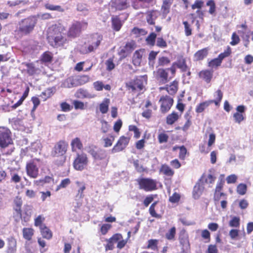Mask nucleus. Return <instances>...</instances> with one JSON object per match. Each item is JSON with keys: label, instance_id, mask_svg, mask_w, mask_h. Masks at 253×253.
<instances>
[{"label": "nucleus", "instance_id": "obj_27", "mask_svg": "<svg viewBox=\"0 0 253 253\" xmlns=\"http://www.w3.org/2000/svg\"><path fill=\"white\" fill-rule=\"evenodd\" d=\"M210 50V48L208 47H205L201 49L198 50L194 54V58L196 61H201L206 58Z\"/></svg>", "mask_w": 253, "mask_h": 253}, {"label": "nucleus", "instance_id": "obj_3", "mask_svg": "<svg viewBox=\"0 0 253 253\" xmlns=\"http://www.w3.org/2000/svg\"><path fill=\"white\" fill-rule=\"evenodd\" d=\"M87 152L92 156L95 162L101 161L98 165L106 168L109 161V157H107L106 150L99 148L95 145L89 146Z\"/></svg>", "mask_w": 253, "mask_h": 253}, {"label": "nucleus", "instance_id": "obj_32", "mask_svg": "<svg viewBox=\"0 0 253 253\" xmlns=\"http://www.w3.org/2000/svg\"><path fill=\"white\" fill-rule=\"evenodd\" d=\"M180 117V115H179L178 113L173 111L167 116L166 124L168 125H172L179 120Z\"/></svg>", "mask_w": 253, "mask_h": 253}, {"label": "nucleus", "instance_id": "obj_62", "mask_svg": "<svg viewBox=\"0 0 253 253\" xmlns=\"http://www.w3.org/2000/svg\"><path fill=\"white\" fill-rule=\"evenodd\" d=\"M105 65L107 71H111L113 70L115 67L113 58L111 57L108 59L105 62Z\"/></svg>", "mask_w": 253, "mask_h": 253}, {"label": "nucleus", "instance_id": "obj_2", "mask_svg": "<svg viewBox=\"0 0 253 253\" xmlns=\"http://www.w3.org/2000/svg\"><path fill=\"white\" fill-rule=\"evenodd\" d=\"M37 23V19L35 16H29L21 20L14 32L15 38L20 39L24 36L29 35L34 31Z\"/></svg>", "mask_w": 253, "mask_h": 253}, {"label": "nucleus", "instance_id": "obj_57", "mask_svg": "<svg viewBox=\"0 0 253 253\" xmlns=\"http://www.w3.org/2000/svg\"><path fill=\"white\" fill-rule=\"evenodd\" d=\"M158 240L157 239H150L148 241L146 249H151L153 250H158Z\"/></svg>", "mask_w": 253, "mask_h": 253}, {"label": "nucleus", "instance_id": "obj_41", "mask_svg": "<svg viewBox=\"0 0 253 253\" xmlns=\"http://www.w3.org/2000/svg\"><path fill=\"white\" fill-rule=\"evenodd\" d=\"M211 104V103L210 100L206 101L200 103L196 107V112L197 113L203 112Z\"/></svg>", "mask_w": 253, "mask_h": 253}, {"label": "nucleus", "instance_id": "obj_46", "mask_svg": "<svg viewBox=\"0 0 253 253\" xmlns=\"http://www.w3.org/2000/svg\"><path fill=\"white\" fill-rule=\"evenodd\" d=\"M109 102V99L106 98L99 105V110L102 114H105L108 112Z\"/></svg>", "mask_w": 253, "mask_h": 253}, {"label": "nucleus", "instance_id": "obj_13", "mask_svg": "<svg viewBox=\"0 0 253 253\" xmlns=\"http://www.w3.org/2000/svg\"><path fill=\"white\" fill-rule=\"evenodd\" d=\"M130 139V137L121 136L112 149V152L115 153L123 151L128 145Z\"/></svg>", "mask_w": 253, "mask_h": 253}, {"label": "nucleus", "instance_id": "obj_54", "mask_svg": "<svg viewBox=\"0 0 253 253\" xmlns=\"http://www.w3.org/2000/svg\"><path fill=\"white\" fill-rule=\"evenodd\" d=\"M157 203H158V201H155L151 205V206L149 208V212L150 214L152 217H156V218H159L160 217V215L159 214H158V213H157L156 210H155V208H156V206Z\"/></svg>", "mask_w": 253, "mask_h": 253}, {"label": "nucleus", "instance_id": "obj_45", "mask_svg": "<svg viewBox=\"0 0 253 253\" xmlns=\"http://www.w3.org/2000/svg\"><path fill=\"white\" fill-rule=\"evenodd\" d=\"M76 183L79 187L76 197L79 198H83L84 196L83 193L86 188L85 185L83 182H81L80 181H77Z\"/></svg>", "mask_w": 253, "mask_h": 253}, {"label": "nucleus", "instance_id": "obj_30", "mask_svg": "<svg viewBox=\"0 0 253 253\" xmlns=\"http://www.w3.org/2000/svg\"><path fill=\"white\" fill-rule=\"evenodd\" d=\"M53 59V54L49 51L44 52L41 56L40 61L44 64L51 63Z\"/></svg>", "mask_w": 253, "mask_h": 253}, {"label": "nucleus", "instance_id": "obj_11", "mask_svg": "<svg viewBox=\"0 0 253 253\" xmlns=\"http://www.w3.org/2000/svg\"><path fill=\"white\" fill-rule=\"evenodd\" d=\"M12 143L11 132L9 129L3 128L0 130V146L5 148Z\"/></svg>", "mask_w": 253, "mask_h": 253}, {"label": "nucleus", "instance_id": "obj_18", "mask_svg": "<svg viewBox=\"0 0 253 253\" xmlns=\"http://www.w3.org/2000/svg\"><path fill=\"white\" fill-rule=\"evenodd\" d=\"M22 64L26 67L25 71L29 76H34L41 72L40 69L36 67L34 62H23Z\"/></svg>", "mask_w": 253, "mask_h": 253}, {"label": "nucleus", "instance_id": "obj_4", "mask_svg": "<svg viewBox=\"0 0 253 253\" xmlns=\"http://www.w3.org/2000/svg\"><path fill=\"white\" fill-rule=\"evenodd\" d=\"M147 83V76L146 75L136 76L134 79L126 84V87L132 92H138L143 90Z\"/></svg>", "mask_w": 253, "mask_h": 253}, {"label": "nucleus", "instance_id": "obj_35", "mask_svg": "<svg viewBox=\"0 0 253 253\" xmlns=\"http://www.w3.org/2000/svg\"><path fill=\"white\" fill-rule=\"evenodd\" d=\"M152 106V103L149 100H147L146 101V103L145 105V107L146 109L143 111V112L142 113V116L144 118L149 119L152 115V110L149 109L148 108L150 106Z\"/></svg>", "mask_w": 253, "mask_h": 253}, {"label": "nucleus", "instance_id": "obj_5", "mask_svg": "<svg viewBox=\"0 0 253 253\" xmlns=\"http://www.w3.org/2000/svg\"><path fill=\"white\" fill-rule=\"evenodd\" d=\"M87 23L76 21L69 27L66 35L69 40L74 39L80 36L83 30L86 29Z\"/></svg>", "mask_w": 253, "mask_h": 253}, {"label": "nucleus", "instance_id": "obj_52", "mask_svg": "<svg viewBox=\"0 0 253 253\" xmlns=\"http://www.w3.org/2000/svg\"><path fill=\"white\" fill-rule=\"evenodd\" d=\"M156 37L157 35L155 33H151L146 39L147 43L150 45L154 46L155 43Z\"/></svg>", "mask_w": 253, "mask_h": 253}, {"label": "nucleus", "instance_id": "obj_40", "mask_svg": "<svg viewBox=\"0 0 253 253\" xmlns=\"http://www.w3.org/2000/svg\"><path fill=\"white\" fill-rule=\"evenodd\" d=\"M17 242L16 240L11 237L8 239V247L7 250L8 252L14 253L16 250Z\"/></svg>", "mask_w": 253, "mask_h": 253}, {"label": "nucleus", "instance_id": "obj_26", "mask_svg": "<svg viewBox=\"0 0 253 253\" xmlns=\"http://www.w3.org/2000/svg\"><path fill=\"white\" fill-rule=\"evenodd\" d=\"M179 82L175 80L169 84L166 85V90L168 93L171 95H174L178 89Z\"/></svg>", "mask_w": 253, "mask_h": 253}, {"label": "nucleus", "instance_id": "obj_49", "mask_svg": "<svg viewBox=\"0 0 253 253\" xmlns=\"http://www.w3.org/2000/svg\"><path fill=\"white\" fill-rule=\"evenodd\" d=\"M222 62L218 59V57L215 58L214 59H211L208 62V66L209 67L213 68H217L218 67L220 66Z\"/></svg>", "mask_w": 253, "mask_h": 253}, {"label": "nucleus", "instance_id": "obj_1", "mask_svg": "<svg viewBox=\"0 0 253 253\" xmlns=\"http://www.w3.org/2000/svg\"><path fill=\"white\" fill-rule=\"evenodd\" d=\"M66 27L61 23L53 25L48 32L47 40L51 46L54 48L63 46L68 43V38L64 36Z\"/></svg>", "mask_w": 253, "mask_h": 253}, {"label": "nucleus", "instance_id": "obj_44", "mask_svg": "<svg viewBox=\"0 0 253 253\" xmlns=\"http://www.w3.org/2000/svg\"><path fill=\"white\" fill-rule=\"evenodd\" d=\"M206 5L209 6V13L211 15H215L216 13V4L213 0H209L206 2Z\"/></svg>", "mask_w": 253, "mask_h": 253}, {"label": "nucleus", "instance_id": "obj_61", "mask_svg": "<svg viewBox=\"0 0 253 253\" xmlns=\"http://www.w3.org/2000/svg\"><path fill=\"white\" fill-rule=\"evenodd\" d=\"M247 190V186L246 184L241 183L239 184L237 187V192L241 195H245Z\"/></svg>", "mask_w": 253, "mask_h": 253}, {"label": "nucleus", "instance_id": "obj_6", "mask_svg": "<svg viewBox=\"0 0 253 253\" xmlns=\"http://www.w3.org/2000/svg\"><path fill=\"white\" fill-rule=\"evenodd\" d=\"M139 189L146 192H151L156 190L157 188L156 180L150 178H140L137 179Z\"/></svg>", "mask_w": 253, "mask_h": 253}, {"label": "nucleus", "instance_id": "obj_16", "mask_svg": "<svg viewBox=\"0 0 253 253\" xmlns=\"http://www.w3.org/2000/svg\"><path fill=\"white\" fill-rule=\"evenodd\" d=\"M178 239L183 250L190 249L189 236L185 230L183 229L180 232Z\"/></svg>", "mask_w": 253, "mask_h": 253}, {"label": "nucleus", "instance_id": "obj_24", "mask_svg": "<svg viewBox=\"0 0 253 253\" xmlns=\"http://www.w3.org/2000/svg\"><path fill=\"white\" fill-rule=\"evenodd\" d=\"M204 186L203 183L201 182H197L194 186L192 192L193 197L195 199H198L202 194L204 190Z\"/></svg>", "mask_w": 253, "mask_h": 253}, {"label": "nucleus", "instance_id": "obj_17", "mask_svg": "<svg viewBox=\"0 0 253 253\" xmlns=\"http://www.w3.org/2000/svg\"><path fill=\"white\" fill-rule=\"evenodd\" d=\"M245 110L246 107L244 105H239L237 107V112L233 116L236 123L240 124L245 119Z\"/></svg>", "mask_w": 253, "mask_h": 253}, {"label": "nucleus", "instance_id": "obj_58", "mask_svg": "<svg viewBox=\"0 0 253 253\" xmlns=\"http://www.w3.org/2000/svg\"><path fill=\"white\" fill-rule=\"evenodd\" d=\"M169 138V135L165 132H161L158 135V142L160 144L167 143Z\"/></svg>", "mask_w": 253, "mask_h": 253}, {"label": "nucleus", "instance_id": "obj_36", "mask_svg": "<svg viewBox=\"0 0 253 253\" xmlns=\"http://www.w3.org/2000/svg\"><path fill=\"white\" fill-rule=\"evenodd\" d=\"M160 171L162 172L163 174L169 177H172L174 174V171L166 164H164L161 166Z\"/></svg>", "mask_w": 253, "mask_h": 253}, {"label": "nucleus", "instance_id": "obj_50", "mask_svg": "<svg viewBox=\"0 0 253 253\" xmlns=\"http://www.w3.org/2000/svg\"><path fill=\"white\" fill-rule=\"evenodd\" d=\"M44 7L46 9L50 10L58 11L61 12H63L64 11V9L60 5H54L47 3L45 4Z\"/></svg>", "mask_w": 253, "mask_h": 253}, {"label": "nucleus", "instance_id": "obj_10", "mask_svg": "<svg viewBox=\"0 0 253 253\" xmlns=\"http://www.w3.org/2000/svg\"><path fill=\"white\" fill-rule=\"evenodd\" d=\"M68 148V142L64 140H60L55 144L51 151V155L52 157L66 155Z\"/></svg>", "mask_w": 253, "mask_h": 253}, {"label": "nucleus", "instance_id": "obj_21", "mask_svg": "<svg viewBox=\"0 0 253 253\" xmlns=\"http://www.w3.org/2000/svg\"><path fill=\"white\" fill-rule=\"evenodd\" d=\"M115 243H117V248L120 250L124 248L127 244V239H124L123 235L120 233H116L112 236Z\"/></svg>", "mask_w": 253, "mask_h": 253}, {"label": "nucleus", "instance_id": "obj_39", "mask_svg": "<svg viewBox=\"0 0 253 253\" xmlns=\"http://www.w3.org/2000/svg\"><path fill=\"white\" fill-rule=\"evenodd\" d=\"M64 84L66 87L68 88L79 86L77 78L74 77H70L67 78Z\"/></svg>", "mask_w": 253, "mask_h": 253}, {"label": "nucleus", "instance_id": "obj_20", "mask_svg": "<svg viewBox=\"0 0 253 253\" xmlns=\"http://www.w3.org/2000/svg\"><path fill=\"white\" fill-rule=\"evenodd\" d=\"M112 6L117 10H123L127 9L129 6L127 0H112Z\"/></svg>", "mask_w": 253, "mask_h": 253}, {"label": "nucleus", "instance_id": "obj_29", "mask_svg": "<svg viewBox=\"0 0 253 253\" xmlns=\"http://www.w3.org/2000/svg\"><path fill=\"white\" fill-rule=\"evenodd\" d=\"M146 19L149 25H155V20L158 17V11L156 10H151L147 11Z\"/></svg>", "mask_w": 253, "mask_h": 253}, {"label": "nucleus", "instance_id": "obj_28", "mask_svg": "<svg viewBox=\"0 0 253 253\" xmlns=\"http://www.w3.org/2000/svg\"><path fill=\"white\" fill-rule=\"evenodd\" d=\"M71 150L73 152L82 150L83 149V144L79 137L73 139L71 142Z\"/></svg>", "mask_w": 253, "mask_h": 253}, {"label": "nucleus", "instance_id": "obj_19", "mask_svg": "<svg viewBox=\"0 0 253 253\" xmlns=\"http://www.w3.org/2000/svg\"><path fill=\"white\" fill-rule=\"evenodd\" d=\"M213 71L212 70L205 69L201 71L199 74V77L205 81L207 84H210L213 78Z\"/></svg>", "mask_w": 253, "mask_h": 253}, {"label": "nucleus", "instance_id": "obj_60", "mask_svg": "<svg viewBox=\"0 0 253 253\" xmlns=\"http://www.w3.org/2000/svg\"><path fill=\"white\" fill-rule=\"evenodd\" d=\"M107 244L105 245V249L106 251L113 250L114 249V243L113 239H112V237L109 239L106 240Z\"/></svg>", "mask_w": 253, "mask_h": 253}, {"label": "nucleus", "instance_id": "obj_48", "mask_svg": "<svg viewBox=\"0 0 253 253\" xmlns=\"http://www.w3.org/2000/svg\"><path fill=\"white\" fill-rule=\"evenodd\" d=\"M240 225V218L234 216L231 218L229 222V226L231 227L238 228Z\"/></svg>", "mask_w": 253, "mask_h": 253}, {"label": "nucleus", "instance_id": "obj_38", "mask_svg": "<svg viewBox=\"0 0 253 253\" xmlns=\"http://www.w3.org/2000/svg\"><path fill=\"white\" fill-rule=\"evenodd\" d=\"M141 50H136L132 57L133 64L135 65H139L141 62L142 54Z\"/></svg>", "mask_w": 253, "mask_h": 253}, {"label": "nucleus", "instance_id": "obj_33", "mask_svg": "<svg viewBox=\"0 0 253 253\" xmlns=\"http://www.w3.org/2000/svg\"><path fill=\"white\" fill-rule=\"evenodd\" d=\"M42 227L40 230L42 238L47 240L51 239L53 236L51 230L46 225H43Z\"/></svg>", "mask_w": 253, "mask_h": 253}, {"label": "nucleus", "instance_id": "obj_42", "mask_svg": "<svg viewBox=\"0 0 253 253\" xmlns=\"http://www.w3.org/2000/svg\"><path fill=\"white\" fill-rule=\"evenodd\" d=\"M238 27L239 28H241L242 30H238V33L241 36V37L244 39L246 38L248 41L249 39V35H246V32L248 29V26L246 23L241 24V25L238 26Z\"/></svg>", "mask_w": 253, "mask_h": 253}, {"label": "nucleus", "instance_id": "obj_7", "mask_svg": "<svg viewBox=\"0 0 253 253\" xmlns=\"http://www.w3.org/2000/svg\"><path fill=\"white\" fill-rule=\"evenodd\" d=\"M88 164V158L85 153H77L74 160L73 166L75 169L82 171L87 169Z\"/></svg>", "mask_w": 253, "mask_h": 253}, {"label": "nucleus", "instance_id": "obj_9", "mask_svg": "<svg viewBox=\"0 0 253 253\" xmlns=\"http://www.w3.org/2000/svg\"><path fill=\"white\" fill-rule=\"evenodd\" d=\"M39 161V159H34L26 163L25 168L26 173L30 178H36L39 176V169L37 162Z\"/></svg>", "mask_w": 253, "mask_h": 253}, {"label": "nucleus", "instance_id": "obj_56", "mask_svg": "<svg viewBox=\"0 0 253 253\" xmlns=\"http://www.w3.org/2000/svg\"><path fill=\"white\" fill-rule=\"evenodd\" d=\"M176 235V228L175 227H171L167 233H166L165 236L166 238L169 240H173L175 239Z\"/></svg>", "mask_w": 253, "mask_h": 253}, {"label": "nucleus", "instance_id": "obj_63", "mask_svg": "<svg viewBox=\"0 0 253 253\" xmlns=\"http://www.w3.org/2000/svg\"><path fill=\"white\" fill-rule=\"evenodd\" d=\"M71 183V180L69 178H66L63 179L59 185L56 187V191H57L61 188H66L68 185Z\"/></svg>", "mask_w": 253, "mask_h": 253}, {"label": "nucleus", "instance_id": "obj_25", "mask_svg": "<svg viewBox=\"0 0 253 253\" xmlns=\"http://www.w3.org/2000/svg\"><path fill=\"white\" fill-rule=\"evenodd\" d=\"M112 28L115 31H119L123 25L119 15L113 16L111 17Z\"/></svg>", "mask_w": 253, "mask_h": 253}, {"label": "nucleus", "instance_id": "obj_43", "mask_svg": "<svg viewBox=\"0 0 253 253\" xmlns=\"http://www.w3.org/2000/svg\"><path fill=\"white\" fill-rule=\"evenodd\" d=\"M56 157L57 158L54 161V164L58 167L63 166L66 161V155H59Z\"/></svg>", "mask_w": 253, "mask_h": 253}, {"label": "nucleus", "instance_id": "obj_23", "mask_svg": "<svg viewBox=\"0 0 253 253\" xmlns=\"http://www.w3.org/2000/svg\"><path fill=\"white\" fill-rule=\"evenodd\" d=\"M23 201L22 198L19 196H16L13 200V210L16 212L18 216H21L22 215V206Z\"/></svg>", "mask_w": 253, "mask_h": 253}, {"label": "nucleus", "instance_id": "obj_34", "mask_svg": "<svg viewBox=\"0 0 253 253\" xmlns=\"http://www.w3.org/2000/svg\"><path fill=\"white\" fill-rule=\"evenodd\" d=\"M215 99L213 100H209L212 103H214L215 106H219L220 102L223 96V93L221 89H217L214 93L213 95Z\"/></svg>", "mask_w": 253, "mask_h": 253}, {"label": "nucleus", "instance_id": "obj_47", "mask_svg": "<svg viewBox=\"0 0 253 253\" xmlns=\"http://www.w3.org/2000/svg\"><path fill=\"white\" fill-rule=\"evenodd\" d=\"M231 53H232V49L229 46H228L227 47L226 49L224 50V51L223 52L220 53L218 55L217 57L220 60V61L222 62V60L224 58L230 56L231 55Z\"/></svg>", "mask_w": 253, "mask_h": 253}, {"label": "nucleus", "instance_id": "obj_64", "mask_svg": "<svg viewBox=\"0 0 253 253\" xmlns=\"http://www.w3.org/2000/svg\"><path fill=\"white\" fill-rule=\"evenodd\" d=\"M53 94L52 89L51 88H47L46 90L42 92L41 96L43 98L44 101H45L47 98L51 97Z\"/></svg>", "mask_w": 253, "mask_h": 253}, {"label": "nucleus", "instance_id": "obj_8", "mask_svg": "<svg viewBox=\"0 0 253 253\" xmlns=\"http://www.w3.org/2000/svg\"><path fill=\"white\" fill-rule=\"evenodd\" d=\"M103 40L102 36L97 33L91 34L89 37L88 46L85 48V53H89L96 49Z\"/></svg>", "mask_w": 253, "mask_h": 253}, {"label": "nucleus", "instance_id": "obj_55", "mask_svg": "<svg viewBox=\"0 0 253 253\" xmlns=\"http://www.w3.org/2000/svg\"><path fill=\"white\" fill-rule=\"evenodd\" d=\"M44 220V217L42 215H39L35 219L34 225L41 228V227H42L43 225H45V224L43 223Z\"/></svg>", "mask_w": 253, "mask_h": 253}, {"label": "nucleus", "instance_id": "obj_31", "mask_svg": "<svg viewBox=\"0 0 253 253\" xmlns=\"http://www.w3.org/2000/svg\"><path fill=\"white\" fill-rule=\"evenodd\" d=\"M174 0H163V3L161 6V11L163 15L166 17L170 11V8Z\"/></svg>", "mask_w": 253, "mask_h": 253}, {"label": "nucleus", "instance_id": "obj_22", "mask_svg": "<svg viewBox=\"0 0 253 253\" xmlns=\"http://www.w3.org/2000/svg\"><path fill=\"white\" fill-rule=\"evenodd\" d=\"M173 63L182 72H184L188 70V66L186 64V59L182 55L178 56L176 61L173 62Z\"/></svg>", "mask_w": 253, "mask_h": 253}, {"label": "nucleus", "instance_id": "obj_37", "mask_svg": "<svg viewBox=\"0 0 253 253\" xmlns=\"http://www.w3.org/2000/svg\"><path fill=\"white\" fill-rule=\"evenodd\" d=\"M23 237L27 241L32 240L34 234V230L32 228H24L22 230Z\"/></svg>", "mask_w": 253, "mask_h": 253}, {"label": "nucleus", "instance_id": "obj_12", "mask_svg": "<svg viewBox=\"0 0 253 253\" xmlns=\"http://www.w3.org/2000/svg\"><path fill=\"white\" fill-rule=\"evenodd\" d=\"M160 103V111L162 113H167L173 105V99L168 95H163L159 100Z\"/></svg>", "mask_w": 253, "mask_h": 253}, {"label": "nucleus", "instance_id": "obj_14", "mask_svg": "<svg viewBox=\"0 0 253 253\" xmlns=\"http://www.w3.org/2000/svg\"><path fill=\"white\" fill-rule=\"evenodd\" d=\"M155 79L161 84L167 83L171 78H169V72L167 69L160 68L154 72Z\"/></svg>", "mask_w": 253, "mask_h": 253}, {"label": "nucleus", "instance_id": "obj_51", "mask_svg": "<svg viewBox=\"0 0 253 253\" xmlns=\"http://www.w3.org/2000/svg\"><path fill=\"white\" fill-rule=\"evenodd\" d=\"M78 85H83L90 81V77L88 75H82L77 77Z\"/></svg>", "mask_w": 253, "mask_h": 253}, {"label": "nucleus", "instance_id": "obj_59", "mask_svg": "<svg viewBox=\"0 0 253 253\" xmlns=\"http://www.w3.org/2000/svg\"><path fill=\"white\" fill-rule=\"evenodd\" d=\"M128 130L129 131H133L134 132V137L137 139L140 137L141 135V132L139 131V128L134 125H129L128 126Z\"/></svg>", "mask_w": 253, "mask_h": 253}, {"label": "nucleus", "instance_id": "obj_15", "mask_svg": "<svg viewBox=\"0 0 253 253\" xmlns=\"http://www.w3.org/2000/svg\"><path fill=\"white\" fill-rule=\"evenodd\" d=\"M136 47V42L133 40H131L126 43L125 46L121 47L119 51V55L123 58L126 57Z\"/></svg>", "mask_w": 253, "mask_h": 253}, {"label": "nucleus", "instance_id": "obj_53", "mask_svg": "<svg viewBox=\"0 0 253 253\" xmlns=\"http://www.w3.org/2000/svg\"><path fill=\"white\" fill-rule=\"evenodd\" d=\"M131 33L136 36L139 37L140 36H144L147 34V31L144 29H140L137 27H134L131 30Z\"/></svg>", "mask_w": 253, "mask_h": 253}]
</instances>
